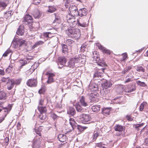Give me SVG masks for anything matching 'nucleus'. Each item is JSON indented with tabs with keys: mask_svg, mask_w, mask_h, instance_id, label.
I'll use <instances>...</instances> for the list:
<instances>
[{
	"mask_svg": "<svg viewBox=\"0 0 148 148\" xmlns=\"http://www.w3.org/2000/svg\"><path fill=\"white\" fill-rule=\"evenodd\" d=\"M11 51L10 50L8 49L3 54V56L6 57L7 56L8 54L11 53Z\"/></svg>",
	"mask_w": 148,
	"mask_h": 148,
	"instance_id": "52",
	"label": "nucleus"
},
{
	"mask_svg": "<svg viewBox=\"0 0 148 148\" xmlns=\"http://www.w3.org/2000/svg\"><path fill=\"white\" fill-rule=\"evenodd\" d=\"M38 110L40 112V114L44 113L45 114L47 111L45 107H43L39 106H38Z\"/></svg>",
	"mask_w": 148,
	"mask_h": 148,
	"instance_id": "25",
	"label": "nucleus"
},
{
	"mask_svg": "<svg viewBox=\"0 0 148 148\" xmlns=\"http://www.w3.org/2000/svg\"><path fill=\"white\" fill-rule=\"evenodd\" d=\"M11 51L10 50L8 49L3 54V56L6 57L7 56L8 54L11 53Z\"/></svg>",
	"mask_w": 148,
	"mask_h": 148,
	"instance_id": "51",
	"label": "nucleus"
},
{
	"mask_svg": "<svg viewBox=\"0 0 148 148\" xmlns=\"http://www.w3.org/2000/svg\"><path fill=\"white\" fill-rule=\"evenodd\" d=\"M103 86L105 87V88L110 87L112 86V84L110 82L106 81L103 83Z\"/></svg>",
	"mask_w": 148,
	"mask_h": 148,
	"instance_id": "34",
	"label": "nucleus"
},
{
	"mask_svg": "<svg viewBox=\"0 0 148 148\" xmlns=\"http://www.w3.org/2000/svg\"><path fill=\"white\" fill-rule=\"evenodd\" d=\"M92 54L93 61L94 62L97 63L98 65L103 67L106 65L103 60L100 59L98 52L95 51H93Z\"/></svg>",
	"mask_w": 148,
	"mask_h": 148,
	"instance_id": "4",
	"label": "nucleus"
},
{
	"mask_svg": "<svg viewBox=\"0 0 148 148\" xmlns=\"http://www.w3.org/2000/svg\"><path fill=\"white\" fill-rule=\"evenodd\" d=\"M87 45L86 44H84L81 47V49L83 51H85V49L86 48Z\"/></svg>",
	"mask_w": 148,
	"mask_h": 148,
	"instance_id": "60",
	"label": "nucleus"
},
{
	"mask_svg": "<svg viewBox=\"0 0 148 148\" xmlns=\"http://www.w3.org/2000/svg\"><path fill=\"white\" fill-rule=\"evenodd\" d=\"M46 75H48V80L47 81L48 84H51L53 82L54 80L53 77L55 76V75L53 73H47Z\"/></svg>",
	"mask_w": 148,
	"mask_h": 148,
	"instance_id": "16",
	"label": "nucleus"
},
{
	"mask_svg": "<svg viewBox=\"0 0 148 148\" xmlns=\"http://www.w3.org/2000/svg\"><path fill=\"white\" fill-rule=\"evenodd\" d=\"M21 81V79H16L15 81H14V84H16L17 85H19L20 84Z\"/></svg>",
	"mask_w": 148,
	"mask_h": 148,
	"instance_id": "56",
	"label": "nucleus"
},
{
	"mask_svg": "<svg viewBox=\"0 0 148 148\" xmlns=\"http://www.w3.org/2000/svg\"><path fill=\"white\" fill-rule=\"evenodd\" d=\"M99 49L102 50L103 52L105 53H106L109 54H110V50L107 49L103 46H101L100 47H99Z\"/></svg>",
	"mask_w": 148,
	"mask_h": 148,
	"instance_id": "32",
	"label": "nucleus"
},
{
	"mask_svg": "<svg viewBox=\"0 0 148 148\" xmlns=\"http://www.w3.org/2000/svg\"><path fill=\"white\" fill-rule=\"evenodd\" d=\"M74 16H75L73 15H71L70 13L67 15L66 16V19L67 21V22H68V21H69V20H70V19H71V18H72V17H73Z\"/></svg>",
	"mask_w": 148,
	"mask_h": 148,
	"instance_id": "48",
	"label": "nucleus"
},
{
	"mask_svg": "<svg viewBox=\"0 0 148 148\" xmlns=\"http://www.w3.org/2000/svg\"><path fill=\"white\" fill-rule=\"evenodd\" d=\"M75 22V16L72 17V18H71V19H70V20H69V21H68V23H70V25L71 26L72 25L71 24H73V23Z\"/></svg>",
	"mask_w": 148,
	"mask_h": 148,
	"instance_id": "49",
	"label": "nucleus"
},
{
	"mask_svg": "<svg viewBox=\"0 0 148 148\" xmlns=\"http://www.w3.org/2000/svg\"><path fill=\"white\" fill-rule=\"evenodd\" d=\"M60 21V17L57 16H55V19L53 21V22L59 23Z\"/></svg>",
	"mask_w": 148,
	"mask_h": 148,
	"instance_id": "54",
	"label": "nucleus"
},
{
	"mask_svg": "<svg viewBox=\"0 0 148 148\" xmlns=\"http://www.w3.org/2000/svg\"><path fill=\"white\" fill-rule=\"evenodd\" d=\"M41 127H40L38 129H33L34 133L36 135V137L33 140L32 146L33 148H40L43 143V139L41 137Z\"/></svg>",
	"mask_w": 148,
	"mask_h": 148,
	"instance_id": "1",
	"label": "nucleus"
},
{
	"mask_svg": "<svg viewBox=\"0 0 148 148\" xmlns=\"http://www.w3.org/2000/svg\"><path fill=\"white\" fill-rule=\"evenodd\" d=\"M62 46L63 52L65 53H67L68 49L67 45L64 44H62Z\"/></svg>",
	"mask_w": 148,
	"mask_h": 148,
	"instance_id": "33",
	"label": "nucleus"
},
{
	"mask_svg": "<svg viewBox=\"0 0 148 148\" xmlns=\"http://www.w3.org/2000/svg\"><path fill=\"white\" fill-rule=\"evenodd\" d=\"M100 108L99 105H94L92 106V110L94 112H97L100 110Z\"/></svg>",
	"mask_w": 148,
	"mask_h": 148,
	"instance_id": "28",
	"label": "nucleus"
},
{
	"mask_svg": "<svg viewBox=\"0 0 148 148\" xmlns=\"http://www.w3.org/2000/svg\"><path fill=\"white\" fill-rule=\"evenodd\" d=\"M136 89V87L135 85H132L131 88L128 87L125 88V92H131L135 91Z\"/></svg>",
	"mask_w": 148,
	"mask_h": 148,
	"instance_id": "24",
	"label": "nucleus"
},
{
	"mask_svg": "<svg viewBox=\"0 0 148 148\" xmlns=\"http://www.w3.org/2000/svg\"><path fill=\"white\" fill-rule=\"evenodd\" d=\"M14 80L11 79L9 80V82H7V88L9 90H11L14 87Z\"/></svg>",
	"mask_w": 148,
	"mask_h": 148,
	"instance_id": "21",
	"label": "nucleus"
},
{
	"mask_svg": "<svg viewBox=\"0 0 148 148\" xmlns=\"http://www.w3.org/2000/svg\"><path fill=\"white\" fill-rule=\"evenodd\" d=\"M110 108H104L102 109V113L104 115H108L109 114Z\"/></svg>",
	"mask_w": 148,
	"mask_h": 148,
	"instance_id": "27",
	"label": "nucleus"
},
{
	"mask_svg": "<svg viewBox=\"0 0 148 148\" xmlns=\"http://www.w3.org/2000/svg\"><path fill=\"white\" fill-rule=\"evenodd\" d=\"M91 119L90 116L88 114H83L79 116V121L83 123H85Z\"/></svg>",
	"mask_w": 148,
	"mask_h": 148,
	"instance_id": "7",
	"label": "nucleus"
},
{
	"mask_svg": "<svg viewBox=\"0 0 148 148\" xmlns=\"http://www.w3.org/2000/svg\"><path fill=\"white\" fill-rule=\"evenodd\" d=\"M58 61L59 68H61L63 66H66V61L65 58L64 57H59L58 58Z\"/></svg>",
	"mask_w": 148,
	"mask_h": 148,
	"instance_id": "8",
	"label": "nucleus"
},
{
	"mask_svg": "<svg viewBox=\"0 0 148 148\" xmlns=\"http://www.w3.org/2000/svg\"><path fill=\"white\" fill-rule=\"evenodd\" d=\"M99 135V133H97V132H96V133H95V132L93 134V139L94 140H95L98 136Z\"/></svg>",
	"mask_w": 148,
	"mask_h": 148,
	"instance_id": "57",
	"label": "nucleus"
},
{
	"mask_svg": "<svg viewBox=\"0 0 148 148\" xmlns=\"http://www.w3.org/2000/svg\"><path fill=\"white\" fill-rule=\"evenodd\" d=\"M14 40L18 42L19 47H24L27 45V41L23 39H19L18 38L14 39Z\"/></svg>",
	"mask_w": 148,
	"mask_h": 148,
	"instance_id": "15",
	"label": "nucleus"
},
{
	"mask_svg": "<svg viewBox=\"0 0 148 148\" xmlns=\"http://www.w3.org/2000/svg\"><path fill=\"white\" fill-rule=\"evenodd\" d=\"M51 33L50 32H47L43 34V36L45 38H49L51 37Z\"/></svg>",
	"mask_w": 148,
	"mask_h": 148,
	"instance_id": "40",
	"label": "nucleus"
},
{
	"mask_svg": "<svg viewBox=\"0 0 148 148\" xmlns=\"http://www.w3.org/2000/svg\"><path fill=\"white\" fill-rule=\"evenodd\" d=\"M136 70L138 72H144L145 71L144 69L141 66H138L136 68Z\"/></svg>",
	"mask_w": 148,
	"mask_h": 148,
	"instance_id": "41",
	"label": "nucleus"
},
{
	"mask_svg": "<svg viewBox=\"0 0 148 148\" xmlns=\"http://www.w3.org/2000/svg\"><path fill=\"white\" fill-rule=\"evenodd\" d=\"M75 108L77 111L78 112H83L84 109L79 104H77L75 105Z\"/></svg>",
	"mask_w": 148,
	"mask_h": 148,
	"instance_id": "29",
	"label": "nucleus"
},
{
	"mask_svg": "<svg viewBox=\"0 0 148 148\" xmlns=\"http://www.w3.org/2000/svg\"><path fill=\"white\" fill-rule=\"evenodd\" d=\"M69 31L73 36L75 37H78L80 35L79 30L78 29L73 30L70 29H69Z\"/></svg>",
	"mask_w": 148,
	"mask_h": 148,
	"instance_id": "10",
	"label": "nucleus"
},
{
	"mask_svg": "<svg viewBox=\"0 0 148 148\" xmlns=\"http://www.w3.org/2000/svg\"><path fill=\"white\" fill-rule=\"evenodd\" d=\"M86 56L83 54L76 56L74 58L70 59L66 63V66L73 69L75 66V64L77 63H84L86 61Z\"/></svg>",
	"mask_w": 148,
	"mask_h": 148,
	"instance_id": "2",
	"label": "nucleus"
},
{
	"mask_svg": "<svg viewBox=\"0 0 148 148\" xmlns=\"http://www.w3.org/2000/svg\"><path fill=\"white\" fill-rule=\"evenodd\" d=\"M69 121L70 125L71 127V129L69 130H67L66 131L67 133L71 132L73 130L75 129L77 127V124L73 119L70 118Z\"/></svg>",
	"mask_w": 148,
	"mask_h": 148,
	"instance_id": "12",
	"label": "nucleus"
},
{
	"mask_svg": "<svg viewBox=\"0 0 148 148\" xmlns=\"http://www.w3.org/2000/svg\"><path fill=\"white\" fill-rule=\"evenodd\" d=\"M131 69V67L130 66L127 67L122 71V73L123 74L127 73L128 71Z\"/></svg>",
	"mask_w": 148,
	"mask_h": 148,
	"instance_id": "42",
	"label": "nucleus"
},
{
	"mask_svg": "<svg viewBox=\"0 0 148 148\" xmlns=\"http://www.w3.org/2000/svg\"><path fill=\"white\" fill-rule=\"evenodd\" d=\"M90 102L91 103L97 102L98 101V99L96 98V97L95 96V95L92 94L90 95Z\"/></svg>",
	"mask_w": 148,
	"mask_h": 148,
	"instance_id": "30",
	"label": "nucleus"
},
{
	"mask_svg": "<svg viewBox=\"0 0 148 148\" xmlns=\"http://www.w3.org/2000/svg\"><path fill=\"white\" fill-rule=\"evenodd\" d=\"M7 98L6 94L3 90L0 91V100H5Z\"/></svg>",
	"mask_w": 148,
	"mask_h": 148,
	"instance_id": "23",
	"label": "nucleus"
},
{
	"mask_svg": "<svg viewBox=\"0 0 148 148\" xmlns=\"http://www.w3.org/2000/svg\"><path fill=\"white\" fill-rule=\"evenodd\" d=\"M5 74V72L3 69H0V75H3Z\"/></svg>",
	"mask_w": 148,
	"mask_h": 148,
	"instance_id": "63",
	"label": "nucleus"
},
{
	"mask_svg": "<svg viewBox=\"0 0 148 148\" xmlns=\"http://www.w3.org/2000/svg\"><path fill=\"white\" fill-rule=\"evenodd\" d=\"M11 79H9V77L5 78L4 77H3L1 79V81L3 82H8L9 80H10Z\"/></svg>",
	"mask_w": 148,
	"mask_h": 148,
	"instance_id": "50",
	"label": "nucleus"
},
{
	"mask_svg": "<svg viewBox=\"0 0 148 148\" xmlns=\"http://www.w3.org/2000/svg\"><path fill=\"white\" fill-rule=\"evenodd\" d=\"M27 61L25 60H21L20 61V63L21 65V66H20V67L21 68V67L25 65V64L27 63Z\"/></svg>",
	"mask_w": 148,
	"mask_h": 148,
	"instance_id": "55",
	"label": "nucleus"
},
{
	"mask_svg": "<svg viewBox=\"0 0 148 148\" xmlns=\"http://www.w3.org/2000/svg\"><path fill=\"white\" fill-rule=\"evenodd\" d=\"M23 22L26 25L29 24L30 25V28H32V26H31L33 22V19L32 17L29 14H27L25 15Z\"/></svg>",
	"mask_w": 148,
	"mask_h": 148,
	"instance_id": "6",
	"label": "nucleus"
},
{
	"mask_svg": "<svg viewBox=\"0 0 148 148\" xmlns=\"http://www.w3.org/2000/svg\"><path fill=\"white\" fill-rule=\"evenodd\" d=\"M12 14V11H11L6 12L5 13V15H6L8 17H10Z\"/></svg>",
	"mask_w": 148,
	"mask_h": 148,
	"instance_id": "53",
	"label": "nucleus"
},
{
	"mask_svg": "<svg viewBox=\"0 0 148 148\" xmlns=\"http://www.w3.org/2000/svg\"><path fill=\"white\" fill-rule=\"evenodd\" d=\"M73 1V0H67L65 3V5L66 8H68L69 5H70Z\"/></svg>",
	"mask_w": 148,
	"mask_h": 148,
	"instance_id": "36",
	"label": "nucleus"
},
{
	"mask_svg": "<svg viewBox=\"0 0 148 148\" xmlns=\"http://www.w3.org/2000/svg\"><path fill=\"white\" fill-rule=\"evenodd\" d=\"M39 118L42 120H44L45 119L46 116L45 114L44 113L40 114L39 116Z\"/></svg>",
	"mask_w": 148,
	"mask_h": 148,
	"instance_id": "44",
	"label": "nucleus"
},
{
	"mask_svg": "<svg viewBox=\"0 0 148 148\" xmlns=\"http://www.w3.org/2000/svg\"><path fill=\"white\" fill-rule=\"evenodd\" d=\"M66 43L69 46H72L74 44V42L72 40L69 39L66 40Z\"/></svg>",
	"mask_w": 148,
	"mask_h": 148,
	"instance_id": "37",
	"label": "nucleus"
},
{
	"mask_svg": "<svg viewBox=\"0 0 148 148\" xmlns=\"http://www.w3.org/2000/svg\"><path fill=\"white\" fill-rule=\"evenodd\" d=\"M33 15L35 18H39L40 16V14L39 12L37 11L36 13L33 14Z\"/></svg>",
	"mask_w": 148,
	"mask_h": 148,
	"instance_id": "47",
	"label": "nucleus"
},
{
	"mask_svg": "<svg viewBox=\"0 0 148 148\" xmlns=\"http://www.w3.org/2000/svg\"><path fill=\"white\" fill-rule=\"evenodd\" d=\"M69 10L70 14L71 15L75 16L78 13V8L75 5H71L69 7Z\"/></svg>",
	"mask_w": 148,
	"mask_h": 148,
	"instance_id": "9",
	"label": "nucleus"
},
{
	"mask_svg": "<svg viewBox=\"0 0 148 148\" xmlns=\"http://www.w3.org/2000/svg\"><path fill=\"white\" fill-rule=\"evenodd\" d=\"M147 104V103L146 102H143L141 103L140 107V111H142L144 107L145 106H146Z\"/></svg>",
	"mask_w": 148,
	"mask_h": 148,
	"instance_id": "43",
	"label": "nucleus"
},
{
	"mask_svg": "<svg viewBox=\"0 0 148 148\" xmlns=\"http://www.w3.org/2000/svg\"><path fill=\"white\" fill-rule=\"evenodd\" d=\"M77 23L78 26H80L82 27H85L87 26V24L86 23L84 22L82 23H81L79 22V21H78Z\"/></svg>",
	"mask_w": 148,
	"mask_h": 148,
	"instance_id": "45",
	"label": "nucleus"
},
{
	"mask_svg": "<svg viewBox=\"0 0 148 148\" xmlns=\"http://www.w3.org/2000/svg\"><path fill=\"white\" fill-rule=\"evenodd\" d=\"M87 9L85 8L80 9L78 11L77 14L80 17L86 16L88 13Z\"/></svg>",
	"mask_w": 148,
	"mask_h": 148,
	"instance_id": "14",
	"label": "nucleus"
},
{
	"mask_svg": "<svg viewBox=\"0 0 148 148\" xmlns=\"http://www.w3.org/2000/svg\"><path fill=\"white\" fill-rule=\"evenodd\" d=\"M105 69V68H101L98 71L95 72L94 74V78H98L99 77H101L102 76H103V73L104 72V71Z\"/></svg>",
	"mask_w": 148,
	"mask_h": 148,
	"instance_id": "13",
	"label": "nucleus"
},
{
	"mask_svg": "<svg viewBox=\"0 0 148 148\" xmlns=\"http://www.w3.org/2000/svg\"><path fill=\"white\" fill-rule=\"evenodd\" d=\"M24 26L21 25H20L16 32V34L18 35L22 36L24 34Z\"/></svg>",
	"mask_w": 148,
	"mask_h": 148,
	"instance_id": "18",
	"label": "nucleus"
},
{
	"mask_svg": "<svg viewBox=\"0 0 148 148\" xmlns=\"http://www.w3.org/2000/svg\"><path fill=\"white\" fill-rule=\"evenodd\" d=\"M56 10V8L54 6H48V10L47 11L50 13H53Z\"/></svg>",
	"mask_w": 148,
	"mask_h": 148,
	"instance_id": "26",
	"label": "nucleus"
},
{
	"mask_svg": "<svg viewBox=\"0 0 148 148\" xmlns=\"http://www.w3.org/2000/svg\"><path fill=\"white\" fill-rule=\"evenodd\" d=\"M114 130L116 131H118L119 132L117 133L116 135L120 136H124L125 135L124 132H122L124 130V127L123 126L118 124L116 125L114 127Z\"/></svg>",
	"mask_w": 148,
	"mask_h": 148,
	"instance_id": "5",
	"label": "nucleus"
},
{
	"mask_svg": "<svg viewBox=\"0 0 148 148\" xmlns=\"http://www.w3.org/2000/svg\"><path fill=\"white\" fill-rule=\"evenodd\" d=\"M101 92L103 93V95H106L109 92V90L106 88H105L101 91Z\"/></svg>",
	"mask_w": 148,
	"mask_h": 148,
	"instance_id": "35",
	"label": "nucleus"
},
{
	"mask_svg": "<svg viewBox=\"0 0 148 148\" xmlns=\"http://www.w3.org/2000/svg\"><path fill=\"white\" fill-rule=\"evenodd\" d=\"M12 44L14 45V47L15 48H18L19 47V45L18 44V42L15 41L14 39L13 40Z\"/></svg>",
	"mask_w": 148,
	"mask_h": 148,
	"instance_id": "46",
	"label": "nucleus"
},
{
	"mask_svg": "<svg viewBox=\"0 0 148 148\" xmlns=\"http://www.w3.org/2000/svg\"><path fill=\"white\" fill-rule=\"evenodd\" d=\"M123 86H121L118 87L116 89V91L118 93L120 94L123 91Z\"/></svg>",
	"mask_w": 148,
	"mask_h": 148,
	"instance_id": "39",
	"label": "nucleus"
},
{
	"mask_svg": "<svg viewBox=\"0 0 148 148\" xmlns=\"http://www.w3.org/2000/svg\"><path fill=\"white\" fill-rule=\"evenodd\" d=\"M122 56L123 57L122 60H121L122 61H124L125 60V59L127 58V53H123L122 54Z\"/></svg>",
	"mask_w": 148,
	"mask_h": 148,
	"instance_id": "58",
	"label": "nucleus"
},
{
	"mask_svg": "<svg viewBox=\"0 0 148 148\" xmlns=\"http://www.w3.org/2000/svg\"><path fill=\"white\" fill-rule=\"evenodd\" d=\"M26 84L27 85L29 86L35 87L37 84V80L36 79H30L27 81Z\"/></svg>",
	"mask_w": 148,
	"mask_h": 148,
	"instance_id": "11",
	"label": "nucleus"
},
{
	"mask_svg": "<svg viewBox=\"0 0 148 148\" xmlns=\"http://www.w3.org/2000/svg\"><path fill=\"white\" fill-rule=\"evenodd\" d=\"M67 113L70 115L73 116L75 114L76 111L73 108L70 107L68 109Z\"/></svg>",
	"mask_w": 148,
	"mask_h": 148,
	"instance_id": "19",
	"label": "nucleus"
},
{
	"mask_svg": "<svg viewBox=\"0 0 148 148\" xmlns=\"http://www.w3.org/2000/svg\"><path fill=\"white\" fill-rule=\"evenodd\" d=\"M41 0H33V2L35 5H38L40 3Z\"/></svg>",
	"mask_w": 148,
	"mask_h": 148,
	"instance_id": "59",
	"label": "nucleus"
},
{
	"mask_svg": "<svg viewBox=\"0 0 148 148\" xmlns=\"http://www.w3.org/2000/svg\"><path fill=\"white\" fill-rule=\"evenodd\" d=\"M4 103V102H0V108L3 109V110H4L3 112H4L3 115L0 118V123H1L4 120L7 114L11 110L12 107V105L9 104L7 107H4L3 105Z\"/></svg>",
	"mask_w": 148,
	"mask_h": 148,
	"instance_id": "3",
	"label": "nucleus"
},
{
	"mask_svg": "<svg viewBox=\"0 0 148 148\" xmlns=\"http://www.w3.org/2000/svg\"><path fill=\"white\" fill-rule=\"evenodd\" d=\"M103 145H102L101 143H97L96 145V147H97L99 148H101L103 146Z\"/></svg>",
	"mask_w": 148,
	"mask_h": 148,
	"instance_id": "61",
	"label": "nucleus"
},
{
	"mask_svg": "<svg viewBox=\"0 0 148 148\" xmlns=\"http://www.w3.org/2000/svg\"><path fill=\"white\" fill-rule=\"evenodd\" d=\"M44 42L43 41L40 40L36 42L32 46L33 48H34L38 46L42 45Z\"/></svg>",
	"mask_w": 148,
	"mask_h": 148,
	"instance_id": "31",
	"label": "nucleus"
},
{
	"mask_svg": "<svg viewBox=\"0 0 148 148\" xmlns=\"http://www.w3.org/2000/svg\"><path fill=\"white\" fill-rule=\"evenodd\" d=\"M88 88L91 91H96L98 90V86L95 83H90L89 85Z\"/></svg>",
	"mask_w": 148,
	"mask_h": 148,
	"instance_id": "17",
	"label": "nucleus"
},
{
	"mask_svg": "<svg viewBox=\"0 0 148 148\" xmlns=\"http://www.w3.org/2000/svg\"><path fill=\"white\" fill-rule=\"evenodd\" d=\"M58 138L59 141L62 142L66 141V136L63 134H59L58 136Z\"/></svg>",
	"mask_w": 148,
	"mask_h": 148,
	"instance_id": "22",
	"label": "nucleus"
},
{
	"mask_svg": "<svg viewBox=\"0 0 148 148\" xmlns=\"http://www.w3.org/2000/svg\"><path fill=\"white\" fill-rule=\"evenodd\" d=\"M45 91V90L44 88H41L38 91L39 93L41 94L43 93Z\"/></svg>",
	"mask_w": 148,
	"mask_h": 148,
	"instance_id": "64",
	"label": "nucleus"
},
{
	"mask_svg": "<svg viewBox=\"0 0 148 148\" xmlns=\"http://www.w3.org/2000/svg\"><path fill=\"white\" fill-rule=\"evenodd\" d=\"M136 83L138 85L142 87H145L147 86V85L144 82H141L140 81L138 80L136 81Z\"/></svg>",
	"mask_w": 148,
	"mask_h": 148,
	"instance_id": "38",
	"label": "nucleus"
},
{
	"mask_svg": "<svg viewBox=\"0 0 148 148\" xmlns=\"http://www.w3.org/2000/svg\"><path fill=\"white\" fill-rule=\"evenodd\" d=\"M79 103L82 106L84 107H86L88 106V102L85 101V98L83 96L81 97L80 99Z\"/></svg>",
	"mask_w": 148,
	"mask_h": 148,
	"instance_id": "20",
	"label": "nucleus"
},
{
	"mask_svg": "<svg viewBox=\"0 0 148 148\" xmlns=\"http://www.w3.org/2000/svg\"><path fill=\"white\" fill-rule=\"evenodd\" d=\"M7 6L6 4L4 2H1L0 3V7H3V8Z\"/></svg>",
	"mask_w": 148,
	"mask_h": 148,
	"instance_id": "62",
	"label": "nucleus"
}]
</instances>
